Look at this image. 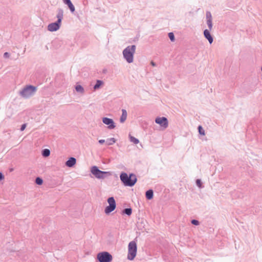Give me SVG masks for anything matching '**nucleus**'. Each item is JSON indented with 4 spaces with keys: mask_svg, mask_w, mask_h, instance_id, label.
I'll list each match as a JSON object with an SVG mask.
<instances>
[{
    "mask_svg": "<svg viewBox=\"0 0 262 262\" xmlns=\"http://www.w3.org/2000/svg\"><path fill=\"white\" fill-rule=\"evenodd\" d=\"M120 178L124 186L132 187L137 182V179L134 173L128 175L126 173L122 172L120 175Z\"/></svg>",
    "mask_w": 262,
    "mask_h": 262,
    "instance_id": "obj_1",
    "label": "nucleus"
},
{
    "mask_svg": "<svg viewBox=\"0 0 262 262\" xmlns=\"http://www.w3.org/2000/svg\"><path fill=\"white\" fill-rule=\"evenodd\" d=\"M63 10L61 8L58 9L57 13L56 15L57 20L54 23L50 24L48 26V30L51 32H54L58 30L61 26V21L63 19Z\"/></svg>",
    "mask_w": 262,
    "mask_h": 262,
    "instance_id": "obj_2",
    "label": "nucleus"
},
{
    "mask_svg": "<svg viewBox=\"0 0 262 262\" xmlns=\"http://www.w3.org/2000/svg\"><path fill=\"white\" fill-rule=\"evenodd\" d=\"M135 45L127 46L123 51V55L128 63H132L134 61V55L136 51Z\"/></svg>",
    "mask_w": 262,
    "mask_h": 262,
    "instance_id": "obj_3",
    "label": "nucleus"
},
{
    "mask_svg": "<svg viewBox=\"0 0 262 262\" xmlns=\"http://www.w3.org/2000/svg\"><path fill=\"white\" fill-rule=\"evenodd\" d=\"M37 87L28 85L19 91V94L20 96L24 98H29L35 93Z\"/></svg>",
    "mask_w": 262,
    "mask_h": 262,
    "instance_id": "obj_4",
    "label": "nucleus"
},
{
    "mask_svg": "<svg viewBox=\"0 0 262 262\" xmlns=\"http://www.w3.org/2000/svg\"><path fill=\"white\" fill-rule=\"evenodd\" d=\"M91 172L96 178L99 179H104L111 175L110 172L101 171L96 166H93L91 167Z\"/></svg>",
    "mask_w": 262,
    "mask_h": 262,
    "instance_id": "obj_5",
    "label": "nucleus"
},
{
    "mask_svg": "<svg viewBox=\"0 0 262 262\" xmlns=\"http://www.w3.org/2000/svg\"><path fill=\"white\" fill-rule=\"evenodd\" d=\"M137 246L136 242L134 241L129 242L128 246L127 259L133 260L136 256Z\"/></svg>",
    "mask_w": 262,
    "mask_h": 262,
    "instance_id": "obj_6",
    "label": "nucleus"
},
{
    "mask_svg": "<svg viewBox=\"0 0 262 262\" xmlns=\"http://www.w3.org/2000/svg\"><path fill=\"white\" fill-rule=\"evenodd\" d=\"M97 259L99 262H111L113 259V257L107 252H102L97 254Z\"/></svg>",
    "mask_w": 262,
    "mask_h": 262,
    "instance_id": "obj_7",
    "label": "nucleus"
},
{
    "mask_svg": "<svg viewBox=\"0 0 262 262\" xmlns=\"http://www.w3.org/2000/svg\"><path fill=\"white\" fill-rule=\"evenodd\" d=\"M107 201L109 205L106 207L104 212L106 214H108L115 209L116 203L115 199L113 196L108 198Z\"/></svg>",
    "mask_w": 262,
    "mask_h": 262,
    "instance_id": "obj_8",
    "label": "nucleus"
},
{
    "mask_svg": "<svg viewBox=\"0 0 262 262\" xmlns=\"http://www.w3.org/2000/svg\"><path fill=\"white\" fill-rule=\"evenodd\" d=\"M155 122L160 125L164 129L167 128L168 126V121L167 118L165 117H157L155 119Z\"/></svg>",
    "mask_w": 262,
    "mask_h": 262,
    "instance_id": "obj_9",
    "label": "nucleus"
},
{
    "mask_svg": "<svg viewBox=\"0 0 262 262\" xmlns=\"http://www.w3.org/2000/svg\"><path fill=\"white\" fill-rule=\"evenodd\" d=\"M102 122L104 124L108 125V128L110 129H113L115 127V123L112 119L107 117L102 118Z\"/></svg>",
    "mask_w": 262,
    "mask_h": 262,
    "instance_id": "obj_10",
    "label": "nucleus"
},
{
    "mask_svg": "<svg viewBox=\"0 0 262 262\" xmlns=\"http://www.w3.org/2000/svg\"><path fill=\"white\" fill-rule=\"evenodd\" d=\"M210 30H209L205 29L203 33H204V37H205V38L208 40L210 44H211L213 42V38L212 36V35H211V34L210 33Z\"/></svg>",
    "mask_w": 262,
    "mask_h": 262,
    "instance_id": "obj_11",
    "label": "nucleus"
},
{
    "mask_svg": "<svg viewBox=\"0 0 262 262\" xmlns=\"http://www.w3.org/2000/svg\"><path fill=\"white\" fill-rule=\"evenodd\" d=\"M76 163V159L74 157H71L66 162V165L69 167H73Z\"/></svg>",
    "mask_w": 262,
    "mask_h": 262,
    "instance_id": "obj_12",
    "label": "nucleus"
},
{
    "mask_svg": "<svg viewBox=\"0 0 262 262\" xmlns=\"http://www.w3.org/2000/svg\"><path fill=\"white\" fill-rule=\"evenodd\" d=\"M63 3L67 5L72 13L75 11V7L70 0H63Z\"/></svg>",
    "mask_w": 262,
    "mask_h": 262,
    "instance_id": "obj_13",
    "label": "nucleus"
},
{
    "mask_svg": "<svg viewBox=\"0 0 262 262\" xmlns=\"http://www.w3.org/2000/svg\"><path fill=\"white\" fill-rule=\"evenodd\" d=\"M127 113L125 110H122V115L120 118V121L121 123H123L127 118Z\"/></svg>",
    "mask_w": 262,
    "mask_h": 262,
    "instance_id": "obj_14",
    "label": "nucleus"
},
{
    "mask_svg": "<svg viewBox=\"0 0 262 262\" xmlns=\"http://www.w3.org/2000/svg\"><path fill=\"white\" fill-rule=\"evenodd\" d=\"M146 198L148 200H151L154 196V191L152 189H149L145 192Z\"/></svg>",
    "mask_w": 262,
    "mask_h": 262,
    "instance_id": "obj_15",
    "label": "nucleus"
},
{
    "mask_svg": "<svg viewBox=\"0 0 262 262\" xmlns=\"http://www.w3.org/2000/svg\"><path fill=\"white\" fill-rule=\"evenodd\" d=\"M75 90L77 92L80 94H83L84 93V88L81 85H76L75 86Z\"/></svg>",
    "mask_w": 262,
    "mask_h": 262,
    "instance_id": "obj_16",
    "label": "nucleus"
},
{
    "mask_svg": "<svg viewBox=\"0 0 262 262\" xmlns=\"http://www.w3.org/2000/svg\"><path fill=\"white\" fill-rule=\"evenodd\" d=\"M103 84V82L100 80H97L96 83L94 86V89L95 90H97L100 88V87Z\"/></svg>",
    "mask_w": 262,
    "mask_h": 262,
    "instance_id": "obj_17",
    "label": "nucleus"
},
{
    "mask_svg": "<svg viewBox=\"0 0 262 262\" xmlns=\"http://www.w3.org/2000/svg\"><path fill=\"white\" fill-rule=\"evenodd\" d=\"M123 214H125L128 216L130 215L132 213V209L131 208H125L122 211Z\"/></svg>",
    "mask_w": 262,
    "mask_h": 262,
    "instance_id": "obj_18",
    "label": "nucleus"
},
{
    "mask_svg": "<svg viewBox=\"0 0 262 262\" xmlns=\"http://www.w3.org/2000/svg\"><path fill=\"white\" fill-rule=\"evenodd\" d=\"M42 155L44 157H48L50 155V150L49 149H44L42 150Z\"/></svg>",
    "mask_w": 262,
    "mask_h": 262,
    "instance_id": "obj_19",
    "label": "nucleus"
},
{
    "mask_svg": "<svg viewBox=\"0 0 262 262\" xmlns=\"http://www.w3.org/2000/svg\"><path fill=\"white\" fill-rule=\"evenodd\" d=\"M116 140L114 138H111L107 139L106 140V144L108 145H113L114 143L116 142Z\"/></svg>",
    "mask_w": 262,
    "mask_h": 262,
    "instance_id": "obj_20",
    "label": "nucleus"
},
{
    "mask_svg": "<svg viewBox=\"0 0 262 262\" xmlns=\"http://www.w3.org/2000/svg\"><path fill=\"white\" fill-rule=\"evenodd\" d=\"M129 139L130 142L134 143L135 144L139 143V140L135 137L129 135Z\"/></svg>",
    "mask_w": 262,
    "mask_h": 262,
    "instance_id": "obj_21",
    "label": "nucleus"
},
{
    "mask_svg": "<svg viewBox=\"0 0 262 262\" xmlns=\"http://www.w3.org/2000/svg\"><path fill=\"white\" fill-rule=\"evenodd\" d=\"M35 183L38 185H41L43 183V180L40 177H37L35 179Z\"/></svg>",
    "mask_w": 262,
    "mask_h": 262,
    "instance_id": "obj_22",
    "label": "nucleus"
},
{
    "mask_svg": "<svg viewBox=\"0 0 262 262\" xmlns=\"http://www.w3.org/2000/svg\"><path fill=\"white\" fill-rule=\"evenodd\" d=\"M198 130H199V134L200 135H205V130L203 129V128L202 127V126L199 125L198 126Z\"/></svg>",
    "mask_w": 262,
    "mask_h": 262,
    "instance_id": "obj_23",
    "label": "nucleus"
},
{
    "mask_svg": "<svg viewBox=\"0 0 262 262\" xmlns=\"http://www.w3.org/2000/svg\"><path fill=\"white\" fill-rule=\"evenodd\" d=\"M212 20H207V24L208 25L209 30H211L212 29Z\"/></svg>",
    "mask_w": 262,
    "mask_h": 262,
    "instance_id": "obj_24",
    "label": "nucleus"
},
{
    "mask_svg": "<svg viewBox=\"0 0 262 262\" xmlns=\"http://www.w3.org/2000/svg\"><path fill=\"white\" fill-rule=\"evenodd\" d=\"M168 37L171 41H174L175 40L174 35L172 32L168 33Z\"/></svg>",
    "mask_w": 262,
    "mask_h": 262,
    "instance_id": "obj_25",
    "label": "nucleus"
},
{
    "mask_svg": "<svg viewBox=\"0 0 262 262\" xmlns=\"http://www.w3.org/2000/svg\"><path fill=\"white\" fill-rule=\"evenodd\" d=\"M206 16L207 20H212L211 14L209 11L206 12Z\"/></svg>",
    "mask_w": 262,
    "mask_h": 262,
    "instance_id": "obj_26",
    "label": "nucleus"
},
{
    "mask_svg": "<svg viewBox=\"0 0 262 262\" xmlns=\"http://www.w3.org/2000/svg\"><path fill=\"white\" fill-rule=\"evenodd\" d=\"M196 184L200 188L203 187V186L202 185V183L201 180L200 179H197L196 180Z\"/></svg>",
    "mask_w": 262,
    "mask_h": 262,
    "instance_id": "obj_27",
    "label": "nucleus"
},
{
    "mask_svg": "<svg viewBox=\"0 0 262 262\" xmlns=\"http://www.w3.org/2000/svg\"><path fill=\"white\" fill-rule=\"evenodd\" d=\"M191 223L192 224L194 225H199V222L196 220H191Z\"/></svg>",
    "mask_w": 262,
    "mask_h": 262,
    "instance_id": "obj_28",
    "label": "nucleus"
},
{
    "mask_svg": "<svg viewBox=\"0 0 262 262\" xmlns=\"http://www.w3.org/2000/svg\"><path fill=\"white\" fill-rule=\"evenodd\" d=\"M10 57V54L8 52H5L4 54V58H9Z\"/></svg>",
    "mask_w": 262,
    "mask_h": 262,
    "instance_id": "obj_29",
    "label": "nucleus"
},
{
    "mask_svg": "<svg viewBox=\"0 0 262 262\" xmlns=\"http://www.w3.org/2000/svg\"><path fill=\"white\" fill-rule=\"evenodd\" d=\"M26 126H27L26 124H25V123L23 124L20 127V130L23 131L26 128Z\"/></svg>",
    "mask_w": 262,
    "mask_h": 262,
    "instance_id": "obj_30",
    "label": "nucleus"
},
{
    "mask_svg": "<svg viewBox=\"0 0 262 262\" xmlns=\"http://www.w3.org/2000/svg\"><path fill=\"white\" fill-rule=\"evenodd\" d=\"M4 179V176L0 172V181Z\"/></svg>",
    "mask_w": 262,
    "mask_h": 262,
    "instance_id": "obj_31",
    "label": "nucleus"
},
{
    "mask_svg": "<svg viewBox=\"0 0 262 262\" xmlns=\"http://www.w3.org/2000/svg\"><path fill=\"white\" fill-rule=\"evenodd\" d=\"M98 142H99L100 144H103V143H104L105 142V140H103V139H101V140H99Z\"/></svg>",
    "mask_w": 262,
    "mask_h": 262,
    "instance_id": "obj_32",
    "label": "nucleus"
},
{
    "mask_svg": "<svg viewBox=\"0 0 262 262\" xmlns=\"http://www.w3.org/2000/svg\"><path fill=\"white\" fill-rule=\"evenodd\" d=\"M151 64L153 66V67H155L156 66V64L154 62V61H151Z\"/></svg>",
    "mask_w": 262,
    "mask_h": 262,
    "instance_id": "obj_33",
    "label": "nucleus"
}]
</instances>
